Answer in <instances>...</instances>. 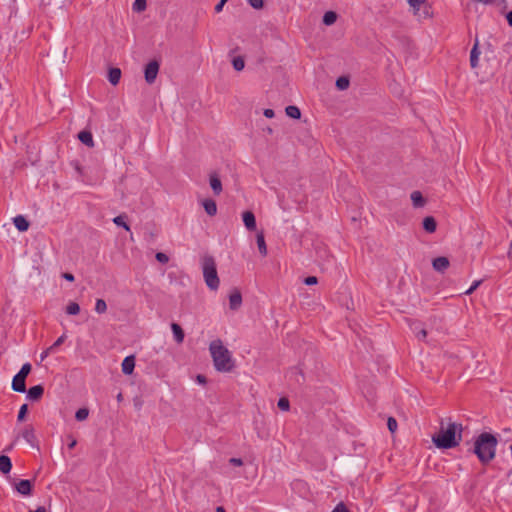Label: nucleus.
Returning <instances> with one entry per match:
<instances>
[{
  "mask_svg": "<svg viewBox=\"0 0 512 512\" xmlns=\"http://www.w3.org/2000/svg\"><path fill=\"white\" fill-rule=\"evenodd\" d=\"M202 205L204 207V210L205 212L209 215V216H214L216 215L217 213V205H216V202L213 200V199H205L203 202H202Z\"/></svg>",
  "mask_w": 512,
  "mask_h": 512,
  "instance_id": "obj_17",
  "label": "nucleus"
},
{
  "mask_svg": "<svg viewBox=\"0 0 512 512\" xmlns=\"http://www.w3.org/2000/svg\"><path fill=\"white\" fill-rule=\"evenodd\" d=\"M422 328L420 323L419 322H414L412 325H411V329L413 330V332L416 334L417 331H419V329Z\"/></svg>",
  "mask_w": 512,
  "mask_h": 512,
  "instance_id": "obj_51",
  "label": "nucleus"
},
{
  "mask_svg": "<svg viewBox=\"0 0 512 512\" xmlns=\"http://www.w3.org/2000/svg\"><path fill=\"white\" fill-rule=\"evenodd\" d=\"M410 6L414 8H419L421 4L425 2V0H407Z\"/></svg>",
  "mask_w": 512,
  "mask_h": 512,
  "instance_id": "obj_44",
  "label": "nucleus"
},
{
  "mask_svg": "<svg viewBox=\"0 0 512 512\" xmlns=\"http://www.w3.org/2000/svg\"><path fill=\"white\" fill-rule=\"evenodd\" d=\"M27 411H28V405L27 404L21 405V407L19 409V412H18V415H17V420L19 422H22L25 419Z\"/></svg>",
  "mask_w": 512,
  "mask_h": 512,
  "instance_id": "obj_34",
  "label": "nucleus"
},
{
  "mask_svg": "<svg viewBox=\"0 0 512 512\" xmlns=\"http://www.w3.org/2000/svg\"><path fill=\"white\" fill-rule=\"evenodd\" d=\"M481 282H482L481 280L474 281L472 283L471 287L468 290L465 291V294L466 295L472 294L478 288V286L481 284Z\"/></svg>",
  "mask_w": 512,
  "mask_h": 512,
  "instance_id": "obj_39",
  "label": "nucleus"
},
{
  "mask_svg": "<svg viewBox=\"0 0 512 512\" xmlns=\"http://www.w3.org/2000/svg\"><path fill=\"white\" fill-rule=\"evenodd\" d=\"M16 491L23 495V496H29L32 491V482L31 480H20L15 484Z\"/></svg>",
  "mask_w": 512,
  "mask_h": 512,
  "instance_id": "obj_7",
  "label": "nucleus"
},
{
  "mask_svg": "<svg viewBox=\"0 0 512 512\" xmlns=\"http://www.w3.org/2000/svg\"><path fill=\"white\" fill-rule=\"evenodd\" d=\"M203 276L206 285L211 290H217L220 284L216 263L212 256H206L202 263Z\"/></svg>",
  "mask_w": 512,
  "mask_h": 512,
  "instance_id": "obj_4",
  "label": "nucleus"
},
{
  "mask_svg": "<svg viewBox=\"0 0 512 512\" xmlns=\"http://www.w3.org/2000/svg\"><path fill=\"white\" fill-rule=\"evenodd\" d=\"M31 369H32V366L30 363H25L22 365L20 371L17 373V375L23 377V378H27V376L29 375V373L31 372Z\"/></svg>",
  "mask_w": 512,
  "mask_h": 512,
  "instance_id": "obj_33",
  "label": "nucleus"
},
{
  "mask_svg": "<svg viewBox=\"0 0 512 512\" xmlns=\"http://www.w3.org/2000/svg\"><path fill=\"white\" fill-rule=\"evenodd\" d=\"M248 3L255 9H260L263 7V0H248Z\"/></svg>",
  "mask_w": 512,
  "mask_h": 512,
  "instance_id": "obj_41",
  "label": "nucleus"
},
{
  "mask_svg": "<svg viewBox=\"0 0 512 512\" xmlns=\"http://www.w3.org/2000/svg\"><path fill=\"white\" fill-rule=\"evenodd\" d=\"M278 407L283 411H288L290 408L289 400L285 397H282L278 401Z\"/></svg>",
  "mask_w": 512,
  "mask_h": 512,
  "instance_id": "obj_35",
  "label": "nucleus"
},
{
  "mask_svg": "<svg viewBox=\"0 0 512 512\" xmlns=\"http://www.w3.org/2000/svg\"><path fill=\"white\" fill-rule=\"evenodd\" d=\"M66 337H67V336H66L65 334L61 335V336H60V337H59V338H58V339H57V340H56V341H55V342L50 346V347H53V352H55V351H56V349H57L60 345H62V344L64 343V341H65Z\"/></svg>",
  "mask_w": 512,
  "mask_h": 512,
  "instance_id": "obj_38",
  "label": "nucleus"
},
{
  "mask_svg": "<svg viewBox=\"0 0 512 512\" xmlns=\"http://www.w3.org/2000/svg\"><path fill=\"white\" fill-rule=\"evenodd\" d=\"M291 373H295L297 375V378H296L297 382H300V379L304 380V376H303L302 372L300 370H298L297 368L292 369Z\"/></svg>",
  "mask_w": 512,
  "mask_h": 512,
  "instance_id": "obj_48",
  "label": "nucleus"
},
{
  "mask_svg": "<svg viewBox=\"0 0 512 512\" xmlns=\"http://www.w3.org/2000/svg\"><path fill=\"white\" fill-rule=\"evenodd\" d=\"M21 437L31 446L38 447L35 430L32 425H26L21 431Z\"/></svg>",
  "mask_w": 512,
  "mask_h": 512,
  "instance_id": "obj_6",
  "label": "nucleus"
},
{
  "mask_svg": "<svg viewBox=\"0 0 512 512\" xmlns=\"http://www.w3.org/2000/svg\"><path fill=\"white\" fill-rule=\"evenodd\" d=\"M62 277L69 282H73L75 280L74 275L68 272L64 273Z\"/></svg>",
  "mask_w": 512,
  "mask_h": 512,
  "instance_id": "obj_49",
  "label": "nucleus"
},
{
  "mask_svg": "<svg viewBox=\"0 0 512 512\" xmlns=\"http://www.w3.org/2000/svg\"><path fill=\"white\" fill-rule=\"evenodd\" d=\"M223 2H227V0H222Z\"/></svg>",
  "mask_w": 512,
  "mask_h": 512,
  "instance_id": "obj_59",
  "label": "nucleus"
},
{
  "mask_svg": "<svg viewBox=\"0 0 512 512\" xmlns=\"http://www.w3.org/2000/svg\"><path fill=\"white\" fill-rule=\"evenodd\" d=\"M29 512H46V509L44 507H38L36 510H31Z\"/></svg>",
  "mask_w": 512,
  "mask_h": 512,
  "instance_id": "obj_56",
  "label": "nucleus"
},
{
  "mask_svg": "<svg viewBox=\"0 0 512 512\" xmlns=\"http://www.w3.org/2000/svg\"><path fill=\"white\" fill-rule=\"evenodd\" d=\"M508 25L512 27V10L506 15Z\"/></svg>",
  "mask_w": 512,
  "mask_h": 512,
  "instance_id": "obj_54",
  "label": "nucleus"
},
{
  "mask_svg": "<svg viewBox=\"0 0 512 512\" xmlns=\"http://www.w3.org/2000/svg\"><path fill=\"white\" fill-rule=\"evenodd\" d=\"M78 139L87 147H90V148L94 147L93 135L90 131L83 130V131L79 132Z\"/></svg>",
  "mask_w": 512,
  "mask_h": 512,
  "instance_id": "obj_14",
  "label": "nucleus"
},
{
  "mask_svg": "<svg viewBox=\"0 0 512 512\" xmlns=\"http://www.w3.org/2000/svg\"><path fill=\"white\" fill-rule=\"evenodd\" d=\"M12 469L11 459L6 455H0V472L8 474Z\"/></svg>",
  "mask_w": 512,
  "mask_h": 512,
  "instance_id": "obj_20",
  "label": "nucleus"
},
{
  "mask_svg": "<svg viewBox=\"0 0 512 512\" xmlns=\"http://www.w3.org/2000/svg\"><path fill=\"white\" fill-rule=\"evenodd\" d=\"M450 265L447 257H437L433 260L432 266L437 272L443 273Z\"/></svg>",
  "mask_w": 512,
  "mask_h": 512,
  "instance_id": "obj_12",
  "label": "nucleus"
},
{
  "mask_svg": "<svg viewBox=\"0 0 512 512\" xmlns=\"http://www.w3.org/2000/svg\"><path fill=\"white\" fill-rule=\"evenodd\" d=\"M121 78V70L117 67L110 68L108 71V80L112 85H117Z\"/></svg>",
  "mask_w": 512,
  "mask_h": 512,
  "instance_id": "obj_21",
  "label": "nucleus"
},
{
  "mask_svg": "<svg viewBox=\"0 0 512 512\" xmlns=\"http://www.w3.org/2000/svg\"><path fill=\"white\" fill-rule=\"evenodd\" d=\"M27 392V399H29L30 401H38L42 398L43 394H44V387L42 385H35L31 388H29L28 390H26Z\"/></svg>",
  "mask_w": 512,
  "mask_h": 512,
  "instance_id": "obj_8",
  "label": "nucleus"
},
{
  "mask_svg": "<svg viewBox=\"0 0 512 512\" xmlns=\"http://www.w3.org/2000/svg\"><path fill=\"white\" fill-rule=\"evenodd\" d=\"M77 444V441L75 439H73L69 444H68V448L69 449H73Z\"/></svg>",
  "mask_w": 512,
  "mask_h": 512,
  "instance_id": "obj_55",
  "label": "nucleus"
},
{
  "mask_svg": "<svg viewBox=\"0 0 512 512\" xmlns=\"http://www.w3.org/2000/svg\"><path fill=\"white\" fill-rule=\"evenodd\" d=\"M275 113H274V110L272 109H265L264 110V116L267 117V118H272L274 117Z\"/></svg>",
  "mask_w": 512,
  "mask_h": 512,
  "instance_id": "obj_50",
  "label": "nucleus"
},
{
  "mask_svg": "<svg viewBox=\"0 0 512 512\" xmlns=\"http://www.w3.org/2000/svg\"><path fill=\"white\" fill-rule=\"evenodd\" d=\"M497 445L498 440L495 435L482 432L474 441L473 453L482 464L486 465L495 458Z\"/></svg>",
  "mask_w": 512,
  "mask_h": 512,
  "instance_id": "obj_2",
  "label": "nucleus"
},
{
  "mask_svg": "<svg viewBox=\"0 0 512 512\" xmlns=\"http://www.w3.org/2000/svg\"><path fill=\"white\" fill-rule=\"evenodd\" d=\"M388 429L393 433L397 429V421L393 417H389L387 421Z\"/></svg>",
  "mask_w": 512,
  "mask_h": 512,
  "instance_id": "obj_37",
  "label": "nucleus"
},
{
  "mask_svg": "<svg viewBox=\"0 0 512 512\" xmlns=\"http://www.w3.org/2000/svg\"><path fill=\"white\" fill-rule=\"evenodd\" d=\"M286 114L293 118V119H299L301 117V111L297 106L289 105L285 109Z\"/></svg>",
  "mask_w": 512,
  "mask_h": 512,
  "instance_id": "obj_25",
  "label": "nucleus"
},
{
  "mask_svg": "<svg viewBox=\"0 0 512 512\" xmlns=\"http://www.w3.org/2000/svg\"><path fill=\"white\" fill-rule=\"evenodd\" d=\"M127 216L125 214L118 215L113 218L114 224L123 227L126 231H130V226L126 223Z\"/></svg>",
  "mask_w": 512,
  "mask_h": 512,
  "instance_id": "obj_26",
  "label": "nucleus"
},
{
  "mask_svg": "<svg viewBox=\"0 0 512 512\" xmlns=\"http://www.w3.org/2000/svg\"><path fill=\"white\" fill-rule=\"evenodd\" d=\"M232 65H233V68L236 70V71H242L245 67V62H244V59L240 56L238 57H235L233 60H232Z\"/></svg>",
  "mask_w": 512,
  "mask_h": 512,
  "instance_id": "obj_30",
  "label": "nucleus"
},
{
  "mask_svg": "<svg viewBox=\"0 0 512 512\" xmlns=\"http://www.w3.org/2000/svg\"><path fill=\"white\" fill-rule=\"evenodd\" d=\"M463 426L460 423L449 422L444 427L443 421L438 433L432 436V442L439 449H451L457 447L462 441Z\"/></svg>",
  "mask_w": 512,
  "mask_h": 512,
  "instance_id": "obj_1",
  "label": "nucleus"
},
{
  "mask_svg": "<svg viewBox=\"0 0 512 512\" xmlns=\"http://www.w3.org/2000/svg\"><path fill=\"white\" fill-rule=\"evenodd\" d=\"M411 200L416 208L423 207L425 205V199L419 191H413L411 193Z\"/></svg>",
  "mask_w": 512,
  "mask_h": 512,
  "instance_id": "obj_23",
  "label": "nucleus"
},
{
  "mask_svg": "<svg viewBox=\"0 0 512 512\" xmlns=\"http://www.w3.org/2000/svg\"><path fill=\"white\" fill-rule=\"evenodd\" d=\"M146 8V0H136L133 4V9L135 11H143Z\"/></svg>",
  "mask_w": 512,
  "mask_h": 512,
  "instance_id": "obj_36",
  "label": "nucleus"
},
{
  "mask_svg": "<svg viewBox=\"0 0 512 512\" xmlns=\"http://www.w3.org/2000/svg\"><path fill=\"white\" fill-rule=\"evenodd\" d=\"M423 228L428 233H434L437 228V222L434 217L427 216L423 219Z\"/></svg>",
  "mask_w": 512,
  "mask_h": 512,
  "instance_id": "obj_18",
  "label": "nucleus"
},
{
  "mask_svg": "<svg viewBox=\"0 0 512 512\" xmlns=\"http://www.w3.org/2000/svg\"><path fill=\"white\" fill-rule=\"evenodd\" d=\"M337 20V14L334 11H327L323 16V23L327 26L334 24Z\"/></svg>",
  "mask_w": 512,
  "mask_h": 512,
  "instance_id": "obj_27",
  "label": "nucleus"
},
{
  "mask_svg": "<svg viewBox=\"0 0 512 512\" xmlns=\"http://www.w3.org/2000/svg\"><path fill=\"white\" fill-rule=\"evenodd\" d=\"M256 242H257V246H258V250H259L260 254L262 256H266L267 255V246H266L265 238H264V235L262 232H260L256 235Z\"/></svg>",
  "mask_w": 512,
  "mask_h": 512,
  "instance_id": "obj_24",
  "label": "nucleus"
},
{
  "mask_svg": "<svg viewBox=\"0 0 512 512\" xmlns=\"http://www.w3.org/2000/svg\"><path fill=\"white\" fill-rule=\"evenodd\" d=\"M304 283L308 286L315 285L318 283V279L315 276H308L304 279Z\"/></svg>",
  "mask_w": 512,
  "mask_h": 512,
  "instance_id": "obj_42",
  "label": "nucleus"
},
{
  "mask_svg": "<svg viewBox=\"0 0 512 512\" xmlns=\"http://www.w3.org/2000/svg\"><path fill=\"white\" fill-rule=\"evenodd\" d=\"M196 380L200 384H205L206 383V377L204 375H201V374L197 375Z\"/></svg>",
  "mask_w": 512,
  "mask_h": 512,
  "instance_id": "obj_53",
  "label": "nucleus"
},
{
  "mask_svg": "<svg viewBox=\"0 0 512 512\" xmlns=\"http://www.w3.org/2000/svg\"><path fill=\"white\" fill-rule=\"evenodd\" d=\"M122 372L126 375H130L133 373L135 368V357L133 355L127 356L124 358L122 364Z\"/></svg>",
  "mask_w": 512,
  "mask_h": 512,
  "instance_id": "obj_13",
  "label": "nucleus"
},
{
  "mask_svg": "<svg viewBox=\"0 0 512 512\" xmlns=\"http://www.w3.org/2000/svg\"><path fill=\"white\" fill-rule=\"evenodd\" d=\"M350 81L346 76H341L336 80V87L339 90H345L349 87Z\"/></svg>",
  "mask_w": 512,
  "mask_h": 512,
  "instance_id": "obj_28",
  "label": "nucleus"
},
{
  "mask_svg": "<svg viewBox=\"0 0 512 512\" xmlns=\"http://www.w3.org/2000/svg\"><path fill=\"white\" fill-rule=\"evenodd\" d=\"M480 51L478 48V41L476 40L471 52H470V64L472 68H476L478 65Z\"/></svg>",
  "mask_w": 512,
  "mask_h": 512,
  "instance_id": "obj_22",
  "label": "nucleus"
},
{
  "mask_svg": "<svg viewBox=\"0 0 512 512\" xmlns=\"http://www.w3.org/2000/svg\"><path fill=\"white\" fill-rule=\"evenodd\" d=\"M216 512H226V510L222 506H219L216 508Z\"/></svg>",
  "mask_w": 512,
  "mask_h": 512,
  "instance_id": "obj_57",
  "label": "nucleus"
},
{
  "mask_svg": "<svg viewBox=\"0 0 512 512\" xmlns=\"http://www.w3.org/2000/svg\"><path fill=\"white\" fill-rule=\"evenodd\" d=\"M229 463L233 466H242L243 461L241 458H230Z\"/></svg>",
  "mask_w": 512,
  "mask_h": 512,
  "instance_id": "obj_45",
  "label": "nucleus"
},
{
  "mask_svg": "<svg viewBox=\"0 0 512 512\" xmlns=\"http://www.w3.org/2000/svg\"><path fill=\"white\" fill-rule=\"evenodd\" d=\"M159 68L160 63L157 60H151L148 64H146L144 68V77L148 84H153L155 82Z\"/></svg>",
  "mask_w": 512,
  "mask_h": 512,
  "instance_id": "obj_5",
  "label": "nucleus"
},
{
  "mask_svg": "<svg viewBox=\"0 0 512 512\" xmlns=\"http://www.w3.org/2000/svg\"><path fill=\"white\" fill-rule=\"evenodd\" d=\"M242 304V295L239 290L235 289L229 296V306L231 310H237Z\"/></svg>",
  "mask_w": 512,
  "mask_h": 512,
  "instance_id": "obj_10",
  "label": "nucleus"
},
{
  "mask_svg": "<svg viewBox=\"0 0 512 512\" xmlns=\"http://www.w3.org/2000/svg\"><path fill=\"white\" fill-rule=\"evenodd\" d=\"M107 310V304L103 299H97L95 303V311L98 314L105 313Z\"/></svg>",
  "mask_w": 512,
  "mask_h": 512,
  "instance_id": "obj_32",
  "label": "nucleus"
},
{
  "mask_svg": "<svg viewBox=\"0 0 512 512\" xmlns=\"http://www.w3.org/2000/svg\"><path fill=\"white\" fill-rule=\"evenodd\" d=\"M80 312V306L76 302H70L66 307V313L69 315H77Z\"/></svg>",
  "mask_w": 512,
  "mask_h": 512,
  "instance_id": "obj_29",
  "label": "nucleus"
},
{
  "mask_svg": "<svg viewBox=\"0 0 512 512\" xmlns=\"http://www.w3.org/2000/svg\"><path fill=\"white\" fill-rule=\"evenodd\" d=\"M332 512H348V510L343 503H340L333 509Z\"/></svg>",
  "mask_w": 512,
  "mask_h": 512,
  "instance_id": "obj_47",
  "label": "nucleus"
},
{
  "mask_svg": "<svg viewBox=\"0 0 512 512\" xmlns=\"http://www.w3.org/2000/svg\"><path fill=\"white\" fill-rule=\"evenodd\" d=\"M209 351L213 359L214 367L220 372H230L233 369L231 353L223 345L220 339L213 340L209 345Z\"/></svg>",
  "mask_w": 512,
  "mask_h": 512,
  "instance_id": "obj_3",
  "label": "nucleus"
},
{
  "mask_svg": "<svg viewBox=\"0 0 512 512\" xmlns=\"http://www.w3.org/2000/svg\"><path fill=\"white\" fill-rule=\"evenodd\" d=\"M242 219H243V222H244L245 227H246L249 231H254V230H256V219H255V215L253 214V212H251V211H245V212L242 214Z\"/></svg>",
  "mask_w": 512,
  "mask_h": 512,
  "instance_id": "obj_9",
  "label": "nucleus"
},
{
  "mask_svg": "<svg viewBox=\"0 0 512 512\" xmlns=\"http://www.w3.org/2000/svg\"><path fill=\"white\" fill-rule=\"evenodd\" d=\"M89 416V410L87 408H80L75 413V418L77 421H84Z\"/></svg>",
  "mask_w": 512,
  "mask_h": 512,
  "instance_id": "obj_31",
  "label": "nucleus"
},
{
  "mask_svg": "<svg viewBox=\"0 0 512 512\" xmlns=\"http://www.w3.org/2000/svg\"><path fill=\"white\" fill-rule=\"evenodd\" d=\"M12 389L18 393L26 392V378L15 375L12 380Z\"/></svg>",
  "mask_w": 512,
  "mask_h": 512,
  "instance_id": "obj_11",
  "label": "nucleus"
},
{
  "mask_svg": "<svg viewBox=\"0 0 512 512\" xmlns=\"http://www.w3.org/2000/svg\"><path fill=\"white\" fill-rule=\"evenodd\" d=\"M416 337L419 339V340H422V341H425L426 337H427V331L425 328H420L419 331L416 332Z\"/></svg>",
  "mask_w": 512,
  "mask_h": 512,
  "instance_id": "obj_43",
  "label": "nucleus"
},
{
  "mask_svg": "<svg viewBox=\"0 0 512 512\" xmlns=\"http://www.w3.org/2000/svg\"><path fill=\"white\" fill-rule=\"evenodd\" d=\"M52 353H54V352H53V347H50V346H49L46 350H44V351L41 353V355H40L41 360H44L48 355H50V354H52Z\"/></svg>",
  "mask_w": 512,
  "mask_h": 512,
  "instance_id": "obj_46",
  "label": "nucleus"
},
{
  "mask_svg": "<svg viewBox=\"0 0 512 512\" xmlns=\"http://www.w3.org/2000/svg\"><path fill=\"white\" fill-rule=\"evenodd\" d=\"M226 2H223L222 0H220V2L215 6V11L217 13H219L220 11H222L223 9V6Z\"/></svg>",
  "mask_w": 512,
  "mask_h": 512,
  "instance_id": "obj_52",
  "label": "nucleus"
},
{
  "mask_svg": "<svg viewBox=\"0 0 512 512\" xmlns=\"http://www.w3.org/2000/svg\"><path fill=\"white\" fill-rule=\"evenodd\" d=\"M210 186L215 195H219L222 192V183L217 174H211L209 178Z\"/></svg>",
  "mask_w": 512,
  "mask_h": 512,
  "instance_id": "obj_15",
  "label": "nucleus"
},
{
  "mask_svg": "<svg viewBox=\"0 0 512 512\" xmlns=\"http://www.w3.org/2000/svg\"><path fill=\"white\" fill-rule=\"evenodd\" d=\"M13 224L15 225V227L20 231V232H24V231H27L28 228H29V222L27 221V219L22 216V215H18L16 217L13 218Z\"/></svg>",
  "mask_w": 512,
  "mask_h": 512,
  "instance_id": "obj_16",
  "label": "nucleus"
},
{
  "mask_svg": "<svg viewBox=\"0 0 512 512\" xmlns=\"http://www.w3.org/2000/svg\"><path fill=\"white\" fill-rule=\"evenodd\" d=\"M117 399L120 401L122 399V394L119 393L118 396H117Z\"/></svg>",
  "mask_w": 512,
  "mask_h": 512,
  "instance_id": "obj_58",
  "label": "nucleus"
},
{
  "mask_svg": "<svg viewBox=\"0 0 512 512\" xmlns=\"http://www.w3.org/2000/svg\"><path fill=\"white\" fill-rule=\"evenodd\" d=\"M171 329H172L175 341L178 344L182 343L184 341L185 334H184V331L181 328V326L177 323H172Z\"/></svg>",
  "mask_w": 512,
  "mask_h": 512,
  "instance_id": "obj_19",
  "label": "nucleus"
},
{
  "mask_svg": "<svg viewBox=\"0 0 512 512\" xmlns=\"http://www.w3.org/2000/svg\"><path fill=\"white\" fill-rule=\"evenodd\" d=\"M156 259L157 261H159L160 263H167L169 261V257L165 254V253H162V252H158L156 254Z\"/></svg>",
  "mask_w": 512,
  "mask_h": 512,
  "instance_id": "obj_40",
  "label": "nucleus"
}]
</instances>
